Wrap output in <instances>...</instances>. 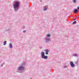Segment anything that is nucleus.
Returning a JSON list of instances; mask_svg holds the SVG:
<instances>
[{"label": "nucleus", "instance_id": "nucleus-3", "mask_svg": "<svg viewBox=\"0 0 79 79\" xmlns=\"http://www.w3.org/2000/svg\"><path fill=\"white\" fill-rule=\"evenodd\" d=\"M41 58H43V59H47V58H48V56H45V52H41Z\"/></svg>", "mask_w": 79, "mask_h": 79}, {"label": "nucleus", "instance_id": "nucleus-17", "mask_svg": "<svg viewBox=\"0 0 79 79\" xmlns=\"http://www.w3.org/2000/svg\"><path fill=\"white\" fill-rule=\"evenodd\" d=\"M5 63L4 62V63H3V64H2L1 65V66H2V67H3V65H5Z\"/></svg>", "mask_w": 79, "mask_h": 79}, {"label": "nucleus", "instance_id": "nucleus-14", "mask_svg": "<svg viewBox=\"0 0 79 79\" xmlns=\"http://www.w3.org/2000/svg\"><path fill=\"white\" fill-rule=\"evenodd\" d=\"M75 64H77H77H78V61L77 60L75 62Z\"/></svg>", "mask_w": 79, "mask_h": 79}, {"label": "nucleus", "instance_id": "nucleus-6", "mask_svg": "<svg viewBox=\"0 0 79 79\" xmlns=\"http://www.w3.org/2000/svg\"><path fill=\"white\" fill-rule=\"evenodd\" d=\"M48 6L46 5V6H45L44 7L43 10H44V11H47V9H48Z\"/></svg>", "mask_w": 79, "mask_h": 79}, {"label": "nucleus", "instance_id": "nucleus-7", "mask_svg": "<svg viewBox=\"0 0 79 79\" xmlns=\"http://www.w3.org/2000/svg\"><path fill=\"white\" fill-rule=\"evenodd\" d=\"M79 11H78V10L76 9H75L74 11H73V12L75 13H77V12Z\"/></svg>", "mask_w": 79, "mask_h": 79}, {"label": "nucleus", "instance_id": "nucleus-13", "mask_svg": "<svg viewBox=\"0 0 79 79\" xmlns=\"http://www.w3.org/2000/svg\"><path fill=\"white\" fill-rule=\"evenodd\" d=\"M73 56L77 57V54H75L73 55Z\"/></svg>", "mask_w": 79, "mask_h": 79}, {"label": "nucleus", "instance_id": "nucleus-1", "mask_svg": "<svg viewBox=\"0 0 79 79\" xmlns=\"http://www.w3.org/2000/svg\"><path fill=\"white\" fill-rule=\"evenodd\" d=\"M20 2L19 1H15L13 4V7L14 10L15 12H17L19 9Z\"/></svg>", "mask_w": 79, "mask_h": 79}, {"label": "nucleus", "instance_id": "nucleus-10", "mask_svg": "<svg viewBox=\"0 0 79 79\" xmlns=\"http://www.w3.org/2000/svg\"><path fill=\"white\" fill-rule=\"evenodd\" d=\"M68 66L66 65V64H65L63 66L64 68H67Z\"/></svg>", "mask_w": 79, "mask_h": 79}, {"label": "nucleus", "instance_id": "nucleus-16", "mask_svg": "<svg viewBox=\"0 0 79 79\" xmlns=\"http://www.w3.org/2000/svg\"><path fill=\"white\" fill-rule=\"evenodd\" d=\"M77 23V22H76V21H74V22H73V24H76Z\"/></svg>", "mask_w": 79, "mask_h": 79}, {"label": "nucleus", "instance_id": "nucleus-9", "mask_svg": "<svg viewBox=\"0 0 79 79\" xmlns=\"http://www.w3.org/2000/svg\"><path fill=\"white\" fill-rule=\"evenodd\" d=\"M9 46L10 48H13V46H12V44H11V43H10L9 44Z\"/></svg>", "mask_w": 79, "mask_h": 79}, {"label": "nucleus", "instance_id": "nucleus-12", "mask_svg": "<svg viewBox=\"0 0 79 79\" xmlns=\"http://www.w3.org/2000/svg\"><path fill=\"white\" fill-rule=\"evenodd\" d=\"M51 36V35H50V34H48L46 35V36L47 37H50Z\"/></svg>", "mask_w": 79, "mask_h": 79}, {"label": "nucleus", "instance_id": "nucleus-2", "mask_svg": "<svg viewBox=\"0 0 79 79\" xmlns=\"http://www.w3.org/2000/svg\"><path fill=\"white\" fill-rule=\"evenodd\" d=\"M26 65V63L24 62L22 63L20 66H19L17 68V70L18 71H20L19 73H23V71L24 69V68H25V65Z\"/></svg>", "mask_w": 79, "mask_h": 79}, {"label": "nucleus", "instance_id": "nucleus-21", "mask_svg": "<svg viewBox=\"0 0 79 79\" xmlns=\"http://www.w3.org/2000/svg\"><path fill=\"white\" fill-rule=\"evenodd\" d=\"M77 18V16H76L75 18H76V19Z\"/></svg>", "mask_w": 79, "mask_h": 79}, {"label": "nucleus", "instance_id": "nucleus-4", "mask_svg": "<svg viewBox=\"0 0 79 79\" xmlns=\"http://www.w3.org/2000/svg\"><path fill=\"white\" fill-rule=\"evenodd\" d=\"M44 40L46 43H48L50 41V39L47 37H46L44 38Z\"/></svg>", "mask_w": 79, "mask_h": 79}, {"label": "nucleus", "instance_id": "nucleus-15", "mask_svg": "<svg viewBox=\"0 0 79 79\" xmlns=\"http://www.w3.org/2000/svg\"><path fill=\"white\" fill-rule=\"evenodd\" d=\"M73 3H76V0H73Z\"/></svg>", "mask_w": 79, "mask_h": 79}, {"label": "nucleus", "instance_id": "nucleus-18", "mask_svg": "<svg viewBox=\"0 0 79 79\" xmlns=\"http://www.w3.org/2000/svg\"><path fill=\"white\" fill-rule=\"evenodd\" d=\"M26 32V30H24L23 31V33H25V32Z\"/></svg>", "mask_w": 79, "mask_h": 79}, {"label": "nucleus", "instance_id": "nucleus-20", "mask_svg": "<svg viewBox=\"0 0 79 79\" xmlns=\"http://www.w3.org/2000/svg\"><path fill=\"white\" fill-rule=\"evenodd\" d=\"M11 31V29H9V30H8V32H10V31Z\"/></svg>", "mask_w": 79, "mask_h": 79}, {"label": "nucleus", "instance_id": "nucleus-11", "mask_svg": "<svg viewBox=\"0 0 79 79\" xmlns=\"http://www.w3.org/2000/svg\"><path fill=\"white\" fill-rule=\"evenodd\" d=\"M3 44L4 45H6V41H5L3 43Z\"/></svg>", "mask_w": 79, "mask_h": 79}, {"label": "nucleus", "instance_id": "nucleus-19", "mask_svg": "<svg viewBox=\"0 0 79 79\" xmlns=\"http://www.w3.org/2000/svg\"><path fill=\"white\" fill-rule=\"evenodd\" d=\"M77 10H79V7H77Z\"/></svg>", "mask_w": 79, "mask_h": 79}, {"label": "nucleus", "instance_id": "nucleus-8", "mask_svg": "<svg viewBox=\"0 0 79 79\" xmlns=\"http://www.w3.org/2000/svg\"><path fill=\"white\" fill-rule=\"evenodd\" d=\"M45 52L46 53V55H48V52H49V51H48V50L46 49L45 50Z\"/></svg>", "mask_w": 79, "mask_h": 79}, {"label": "nucleus", "instance_id": "nucleus-5", "mask_svg": "<svg viewBox=\"0 0 79 79\" xmlns=\"http://www.w3.org/2000/svg\"><path fill=\"white\" fill-rule=\"evenodd\" d=\"M70 64L72 68H74L75 66V65L73 63V62L72 61L70 62Z\"/></svg>", "mask_w": 79, "mask_h": 79}, {"label": "nucleus", "instance_id": "nucleus-22", "mask_svg": "<svg viewBox=\"0 0 79 79\" xmlns=\"http://www.w3.org/2000/svg\"><path fill=\"white\" fill-rule=\"evenodd\" d=\"M76 18H75V19H74V20H76Z\"/></svg>", "mask_w": 79, "mask_h": 79}]
</instances>
